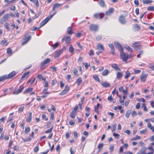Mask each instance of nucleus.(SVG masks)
<instances>
[{
    "mask_svg": "<svg viewBox=\"0 0 154 154\" xmlns=\"http://www.w3.org/2000/svg\"><path fill=\"white\" fill-rule=\"evenodd\" d=\"M120 55L121 58L123 61L127 62V60L129 58L128 55L127 53H124L123 51L120 52Z\"/></svg>",
    "mask_w": 154,
    "mask_h": 154,
    "instance_id": "f257e3e1",
    "label": "nucleus"
},
{
    "mask_svg": "<svg viewBox=\"0 0 154 154\" xmlns=\"http://www.w3.org/2000/svg\"><path fill=\"white\" fill-rule=\"evenodd\" d=\"M51 61V60L48 58H47L42 61L40 64V69L41 70L43 69L45 67V65L49 63Z\"/></svg>",
    "mask_w": 154,
    "mask_h": 154,
    "instance_id": "f03ea898",
    "label": "nucleus"
},
{
    "mask_svg": "<svg viewBox=\"0 0 154 154\" xmlns=\"http://www.w3.org/2000/svg\"><path fill=\"white\" fill-rule=\"evenodd\" d=\"M99 28V26L97 24H91L89 26V29L91 31L97 32Z\"/></svg>",
    "mask_w": 154,
    "mask_h": 154,
    "instance_id": "7ed1b4c3",
    "label": "nucleus"
},
{
    "mask_svg": "<svg viewBox=\"0 0 154 154\" xmlns=\"http://www.w3.org/2000/svg\"><path fill=\"white\" fill-rule=\"evenodd\" d=\"M132 47L136 50H140L142 48L141 45L137 42H134L132 44Z\"/></svg>",
    "mask_w": 154,
    "mask_h": 154,
    "instance_id": "20e7f679",
    "label": "nucleus"
},
{
    "mask_svg": "<svg viewBox=\"0 0 154 154\" xmlns=\"http://www.w3.org/2000/svg\"><path fill=\"white\" fill-rule=\"evenodd\" d=\"M114 44L116 46V47L120 51V52H121L123 51V47L118 42H114Z\"/></svg>",
    "mask_w": 154,
    "mask_h": 154,
    "instance_id": "39448f33",
    "label": "nucleus"
},
{
    "mask_svg": "<svg viewBox=\"0 0 154 154\" xmlns=\"http://www.w3.org/2000/svg\"><path fill=\"white\" fill-rule=\"evenodd\" d=\"M9 18L8 16V14H5L2 18L0 19V23H3L5 21Z\"/></svg>",
    "mask_w": 154,
    "mask_h": 154,
    "instance_id": "423d86ee",
    "label": "nucleus"
},
{
    "mask_svg": "<svg viewBox=\"0 0 154 154\" xmlns=\"http://www.w3.org/2000/svg\"><path fill=\"white\" fill-rule=\"evenodd\" d=\"M69 89L68 86L67 85H66L64 89L59 94V95H62L66 94L68 92Z\"/></svg>",
    "mask_w": 154,
    "mask_h": 154,
    "instance_id": "0eeeda50",
    "label": "nucleus"
},
{
    "mask_svg": "<svg viewBox=\"0 0 154 154\" xmlns=\"http://www.w3.org/2000/svg\"><path fill=\"white\" fill-rule=\"evenodd\" d=\"M119 21L121 24L123 25L125 24L126 22L125 17L122 15L120 16L119 17Z\"/></svg>",
    "mask_w": 154,
    "mask_h": 154,
    "instance_id": "6e6552de",
    "label": "nucleus"
},
{
    "mask_svg": "<svg viewBox=\"0 0 154 154\" xmlns=\"http://www.w3.org/2000/svg\"><path fill=\"white\" fill-rule=\"evenodd\" d=\"M148 76V74H142L140 76V80L141 82H144Z\"/></svg>",
    "mask_w": 154,
    "mask_h": 154,
    "instance_id": "1a4fd4ad",
    "label": "nucleus"
},
{
    "mask_svg": "<svg viewBox=\"0 0 154 154\" xmlns=\"http://www.w3.org/2000/svg\"><path fill=\"white\" fill-rule=\"evenodd\" d=\"M50 19L48 17H47L41 23L40 25V27H42L45 25L49 20Z\"/></svg>",
    "mask_w": 154,
    "mask_h": 154,
    "instance_id": "9d476101",
    "label": "nucleus"
},
{
    "mask_svg": "<svg viewBox=\"0 0 154 154\" xmlns=\"http://www.w3.org/2000/svg\"><path fill=\"white\" fill-rule=\"evenodd\" d=\"M50 19L48 17H47L41 23L40 25V27H42L45 25L49 20Z\"/></svg>",
    "mask_w": 154,
    "mask_h": 154,
    "instance_id": "9b49d317",
    "label": "nucleus"
},
{
    "mask_svg": "<svg viewBox=\"0 0 154 154\" xmlns=\"http://www.w3.org/2000/svg\"><path fill=\"white\" fill-rule=\"evenodd\" d=\"M63 52V49H61L59 51H57L55 53L54 57L55 58H57L59 57L61 54Z\"/></svg>",
    "mask_w": 154,
    "mask_h": 154,
    "instance_id": "f8f14e48",
    "label": "nucleus"
},
{
    "mask_svg": "<svg viewBox=\"0 0 154 154\" xmlns=\"http://www.w3.org/2000/svg\"><path fill=\"white\" fill-rule=\"evenodd\" d=\"M17 73L14 71H13L11 73H10L8 75H7V79L12 78L14 77Z\"/></svg>",
    "mask_w": 154,
    "mask_h": 154,
    "instance_id": "ddd939ff",
    "label": "nucleus"
},
{
    "mask_svg": "<svg viewBox=\"0 0 154 154\" xmlns=\"http://www.w3.org/2000/svg\"><path fill=\"white\" fill-rule=\"evenodd\" d=\"M31 38V37L30 36H28L25 37L23 38V42L22 43V45H24L26 44V43Z\"/></svg>",
    "mask_w": 154,
    "mask_h": 154,
    "instance_id": "4468645a",
    "label": "nucleus"
},
{
    "mask_svg": "<svg viewBox=\"0 0 154 154\" xmlns=\"http://www.w3.org/2000/svg\"><path fill=\"white\" fill-rule=\"evenodd\" d=\"M97 49L100 51H103L104 50V48L102 44H97Z\"/></svg>",
    "mask_w": 154,
    "mask_h": 154,
    "instance_id": "2eb2a0df",
    "label": "nucleus"
},
{
    "mask_svg": "<svg viewBox=\"0 0 154 154\" xmlns=\"http://www.w3.org/2000/svg\"><path fill=\"white\" fill-rule=\"evenodd\" d=\"M104 14H95L94 15V16L96 18L101 19L104 16Z\"/></svg>",
    "mask_w": 154,
    "mask_h": 154,
    "instance_id": "dca6fc26",
    "label": "nucleus"
},
{
    "mask_svg": "<svg viewBox=\"0 0 154 154\" xmlns=\"http://www.w3.org/2000/svg\"><path fill=\"white\" fill-rule=\"evenodd\" d=\"M114 11V9L113 8H111L106 12V14L107 15H109L112 14Z\"/></svg>",
    "mask_w": 154,
    "mask_h": 154,
    "instance_id": "f3484780",
    "label": "nucleus"
},
{
    "mask_svg": "<svg viewBox=\"0 0 154 154\" xmlns=\"http://www.w3.org/2000/svg\"><path fill=\"white\" fill-rule=\"evenodd\" d=\"M63 5L62 4H60L59 3H56L54 4L53 5V8L52 11H54V10L56 8H57L59 7H60L61 6Z\"/></svg>",
    "mask_w": 154,
    "mask_h": 154,
    "instance_id": "a211bd4d",
    "label": "nucleus"
},
{
    "mask_svg": "<svg viewBox=\"0 0 154 154\" xmlns=\"http://www.w3.org/2000/svg\"><path fill=\"white\" fill-rule=\"evenodd\" d=\"M111 66L112 68H114L116 70H121L120 69L118 65L116 64H112L111 65Z\"/></svg>",
    "mask_w": 154,
    "mask_h": 154,
    "instance_id": "6ab92c4d",
    "label": "nucleus"
},
{
    "mask_svg": "<svg viewBox=\"0 0 154 154\" xmlns=\"http://www.w3.org/2000/svg\"><path fill=\"white\" fill-rule=\"evenodd\" d=\"M124 48L127 51L129 52H132L133 51V49L130 48L128 45H125Z\"/></svg>",
    "mask_w": 154,
    "mask_h": 154,
    "instance_id": "aec40b11",
    "label": "nucleus"
},
{
    "mask_svg": "<svg viewBox=\"0 0 154 154\" xmlns=\"http://www.w3.org/2000/svg\"><path fill=\"white\" fill-rule=\"evenodd\" d=\"M147 127L154 133V127L152 125L151 123L149 122H148Z\"/></svg>",
    "mask_w": 154,
    "mask_h": 154,
    "instance_id": "412c9836",
    "label": "nucleus"
},
{
    "mask_svg": "<svg viewBox=\"0 0 154 154\" xmlns=\"http://www.w3.org/2000/svg\"><path fill=\"white\" fill-rule=\"evenodd\" d=\"M67 33L69 35H71L73 33L72 26L68 27L67 30Z\"/></svg>",
    "mask_w": 154,
    "mask_h": 154,
    "instance_id": "4be33fe9",
    "label": "nucleus"
},
{
    "mask_svg": "<svg viewBox=\"0 0 154 154\" xmlns=\"http://www.w3.org/2000/svg\"><path fill=\"white\" fill-rule=\"evenodd\" d=\"M32 113L31 112H30L29 114V115L28 118L26 119V122H30L32 119Z\"/></svg>",
    "mask_w": 154,
    "mask_h": 154,
    "instance_id": "5701e85b",
    "label": "nucleus"
},
{
    "mask_svg": "<svg viewBox=\"0 0 154 154\" xmlns=\"http://www.w3.org/2000/svg\"><path fill=\"white\" fill-rule=\"evenodd\" d=\"M146 149L147 148L146 147L143 146L142 147L141 149L139 151V152L143 154H145L146 153H145V151Z\"/></svg>",
    "mask_w": 154,
    "mask_h": 154,
    "instance_id": "b1692460",
    "label": "nucleus"
},
{
    "mask_svg": "<svg viewBox=\"0 0 154 154\" xmlns=\"http://www.w3.org/2000/svg\"><path fill=\"white\" fill-rule=\"evenodd\" d=\"M30 72L29 71L26 72L24 73L23 74V75L22 76L20 80L22 79L25 78H26V79L28 77V75L29 74Z\"/></svg>",
    "mask_w": 154,
    "mask_h": 154,
    "instance_id": "393cba45",
    "label": "nucleus"
},
{
    "mask_svg": "<svg viewBox=\"0 0 154 154\" xmlns=\"http://www.w3.org/2000/svg\"><path fill=\"white\" fill-rule=\"evenodd\" d=\"M103 87L105 88H107L110 86V84L106 82H103L101 83Z\"/></svg>",
    "mask_w": 154,
    "mask_h": 154,
    "instance_id": "a878e982",
    "label": "nucleus"
},
{
    "mask_svg": "<svg viewBox=\"0 0 154 154\" xmlns=\"http://www.w3.org/2000/svg\"><path fill=\"white\" fill-rule=\"evenodd\" d=\"M65 40L66 43H69L71 40L70 37L69 36H65Z\"/></svg>",
    "mask_w": 154,
    "mask_h": 154,
    "instance_id": "bb28decb",
    "label": "nucleus"
},
{
    "mask_svg": "<svg viewBox=\"0 0 154 154\" xmlns=\"http://www.w3.org/2000/svg\"><path fill=\"white\" fill-rule=\"evenodd\" d=\"M144 53V51L143 50H140L139 52V54L137 55V58H140L141 56H142Z\"/></svg>",
    "mask_w": 154,
    "mask_h": 154,
    "instance_id": "cd10ccee",
    "label": "nucleus"
},
{
    "mask_svg": "<svg viewBox=\"0 0 154 154\" xmlns=\"http://www.w3.org/2000/svg\"><path fill=\"white\" fill-rule=\"evenodd\" d=\"M7 53L11 56L13 54L12 50L10 48H9L7 49Z\"/></svg>",
    "mask_w": 154,
    "mask_h": 154,
    "instance_id": "c85d7f7f",
    "label": "nucleus"
},
{
    "mask_svg": "<svg viewBox=\"0 0 154 154\" xmlns=\"http://www.w3.org/2000/svg\"><path fill=\"white\" fill-rule=\"evenodd\" d=\"M82 82V78L80 77L79 78L76 80V82L77 84V86H79L80 84Z\"/></svg>",
    "mask_w": 154,
    "mask_h": 154,
    "instance_id": "c756f323",
    "label": "nucleus"
},
{
    "mask_svg": "<svg viewBox=\"0 0 154 154\" xmlns=\"http://www.w3.org/2000/svg\"><path fill=\"white\" fill-rule=\"evenodd\" d=\"M109 73V71L107 69H105L102 72V74L103 76H106Z\"/></svg>",
    "mask_w": 154,
    "mask_h": 154,
    "instance_id": "7c9ffc66",
    "label": "nucleus"
},
{
    "mask_svg": "<svg viewBox=\"0 0 154 154\" xmlns=\"http://www.w3.org/2000/svg\"><path fill=\"white\" fill-rule=\"evenodd\" d=\"M6 79H7V75H5L0 77V82Z\"/></svg>",
    "mask_w": 154,
    "mask_h": 154,
    "instance_id": "2f4dec72",
    "label": "nucleus"
},
{
    "mask_svg": "<svg viewBox=\"0 0 154 154\" xmlns=\"http://www.w3.org/2000/svg\"><path fill=\"white\" fill-rule=\"evenodd\" d=\"M131 74L128 71H127L125 73V79H127L129 77L130 75Z\"/></svg>",
    "mask_w": 154,
    "mask_h": 154,
    "instance_id": "473e14b6",
    "label": "nucleus"
},
{
    "mask_svg": "<svg viewBox=\"0 0 154 154\" xmlns=\"http://www.w3.org/2000/svg\"><path fill=\"white\" fill-rule=\"evenodd\" d=\"M69 51L71 53L73 52L74 49L72 45H70L69 48Z\"/></svg>",
    "mask_w": 154,
    "mask_h": 154,
    "instance_id": "72a5a7b5",
    "label": "nucleus"
},
{
    "mask_svg": "<svg viewBox=\"0 0 154 154\" xmlns=\"http://www.w3.org/2000/svg\"><path fill=\"white\" fill-rule=\"evenodd\" d=\"M99 5L102 7H104L105 6V3L103 0H100L98 2Z\"/></svg>",
    "mask_w": 154,
    "mask_h": 154,
    "instance_id": "f704fd0d",
    "label": "nucleus"
},
{
    "mask_svg": "<svg viewBox=\"0 0 154 154\" xmlns=\"http://www.w3.org/2000/svg\"><path fill=\"white\" fill-rule=\"evenodd\" d=\"M94 79L96 81L98 82H100V80L97 75H93V76Z\"/></svg>",
    "mask_w": 154,
    "mask_h": 154,
    "instance_id": "c9c22d12",
    "label": "nucleus"
},
{
    "mask_svg": "<svg viewBox=\"0 0 154 154\" xmlns=\"http://www.w3.org/2000/svg\"><path fill=\"white\" fill-rule=\"evenodd\" d=\"M153 2V1L152 0H144L143 1V3L144 4H148L152 3Z\"/></svg>",
    "mask_w": 154,
    "mask_h": 154,
    "instance_id": "e433bc0d",
    "label": "nucleus"
},
{
    "mask_svg": "<svg viewBox=\"0 0 154 154\" xmlns=\"http://www.w3.org/2000/svg\"><path fill=\"white\" fill-rule=\"evenodd\" d=\"M122 76V74L120 72H118L117 73V78L119 79Z\"/></svg>",
    "mask_w": 154,
    "mask_h": 154,
    "instance_id": "4c0bfd02",
    "label": "nucleus"
},
{
    "mask_svg": "<svg viewBox=\"0 0 154 154\" xmlns=\"http://www.w3.org/2000/svg\"><path fill=\"white\" fill-rule=\"evenodd\" d=\"M131 110H128L127 111L126 113L125 114V117L127 118H128L129 117V116H130V114H131Z\"/></svg>",
    "mask_w": 154,
    "mask_h": 154,
    "instance_id": "58836bf2",
    "label": "nucleus"
},
{
    "mask_svg": "<svg viewBox=\"0 0 154 154\" xmlns=\"http://www.w3.org/2000/svg\"><path fill=\"white\" fill-rule=\"evenodd\" d=\"M59 45V44L58 42H57L56 43L54 44L51 45V46L53 47V49H55Z\"/></svg>",
    "mask_w": 154,
    "mask_h": 154,
    "instance_id": "ea45409f",
    "label": "nucleus"
},
{
    "mask_svg": "<svg viewBox=\"0 0 154 154\" xmlns=\"http://www.w3.org/2000/svg\"><path fill=\"white\" fill-rule=\"evenodd\" d=\"M33 90V88H29L26 89L24 91V93H28L32 91Z\"/></svg>",
    "mask_w": 154,
    "mask_h": 154,
    "instance_id": "a19ab883",
    "label": "nucleus"
},
{
    "mask_svg": "<svg viewBox=\"0 0 154 154\" xmlns=\"http://www.w3.org/2000/svg\"><path fill=\"white\" fill-rule=\"evenodd\" d=\"M38 146H39V143H37L36 146L34 148V152H37L39 150L38 149Z\"/></svg>",
    "mask_w": 154,
    "mask_h": 154,
    "instance_id": "79ce46f5",
    "label": "nucleus"
},
{
    "mask_svg": "<svg viewBox=\"0 0 154 154\" xmlns=\"http://www.w3.org/2000/svg\"><path fill=\"white\" fill-rule=\"evenodd\" d=\"M9 25V24L8 23H6L4 25V27L7 29V31L10 30Z\"/></svg>",
    "mask_w": 154,
    "mask_h": 154,
    "instance_id": "37998d69",
    "label": "nucleus"
},
{
    "mask_svg": "<svg viewBox=\"0 0 154 154\" xmlns=\"http://www.w3.org/2000/svg\"><path fill=\"white\" fill-rule=\"evenodd\" d=\"M141 139L140 137L137 135L136 137H134L132 138L131 139V140H139Z\"/></svg>",
    "mask_w": 154,
    "mask_h": 154,
    "instance_id": "c03bdc74",
    "label": "nucleus"
},
{
    "mask_svg": "<svg viewBox=\"0 0 154 154\" xmlns=\"http://www.w3.org/2000/svg\"><path fill=\"white\" fill-rule=\"evenodd\" d=\"M103 146V143H99L97 146V148L99 149V150L98 151L99 152L100 151V149L102 148Z\"/></svg>",
    "mask_w": 154,
    "mask_h": 154,
    "instance_id": "a18cd8bd",
    "label": "nucleus"
},
{
    "mask_svg": "<svg viewBox=\"0 0 154 154\" xmlns=\"http://www.w3.org/2000/svg\"><path fill=\"white\" fill-rule=\"evenodd\" d=\"M30 129L29 127H27L25 128L24 132L26 133H27L30 131Z\"/></svg>",
    "mask_w": 154,
    "mask_h": 154,
    "instance_id": "49530a36",
    "label": "nucleus"
},
{
    "mask_svg": "<svg viewBox=\"0 0 154 154\" xmlns=\"http://www.w3.org/2000/svg\"><path fill=\"white\" fill-rule=\"evenodd\" d=\"M21 92V91H20L19 89H18L17 90H14V91L13 92V94H18Z\"/></svg>",
    "mask_w": 154,
    "mask_h": 154,
    "instance_id": "de8ad7c7",
    "label": "nucleus"
},
{
    "mask_svg": "<svg viewBox=\"0 0 154 154\" xmlns=\"http://www.w3.org/2000/svg\"><path fill=\"white\" fill-rule=\"evenodd\" d=\"M147 10L148 11H154V7L153 6H151L147 8Z\"/></svg>",
    "mask_w": 154,
    "mask_h": 154,
    "instance_id": "09e8293b",
    "label": "nucleus"
},
{
    "mask_svg": "<svg viewBox=\"0 0 154 154\" xmlns=\"http://www.w3.org/2000/svg\"><path fill=\"white\" fill-rule=\"evenodd\" d=\"M76 113L72 112L70 113V116L72 118H74L75 116Z\"/></svg>",
    "mask_w": 154,
    "mask_h": 154,
    "instance_id": "8fccbe9b",
    "label": "nucleus"
},
{
    "mask_svg": "<svg viewBox=\"0 0 154 154\" xmlns=\"http://www.w3.org/2000/svg\"><path fill=\"white\" fill-rule=\"evenodd\" d=\"M142 106L143 108V109L144 111H147L148 110L147 107L146 106L145 103H143L142 104Z\"/></svg>",
    "mask_w": 154,
    "mask_h": 154,
    "instance_id": "3c124183",
    "label": "nucleus"
},
{
    "mask_svg": "<svg viewBox=\"0 0 154 154\" xmlns=\"http://www.w3.org/2000/svg\"><path fill=\"white\" fill-rule=\"evenodd\" d=\"M24 107L23 106H21L18 109V112L19 113H20L23 112L24 109Z\"/></svg>",
    "mask_w": 154,
    "mask_h": 154,
    "instance_id": "603ef678",
    "label": "nucleus"
},
{
    "mask_svg": "<svg viewBox=\"0 0 154 154\" xmlns=\"http://www.w3.org/2000/svg\"><path fill=\"white\" fill-rule=\"evenodd\" d=\"M42 119H45V121H47L48 119V118L46 117V115L45 114H42Z\"/></svg>",
    "mask_w": 154,
    "mask_h": 154,
    "instance_id": "864d4df0",
    "label": "nucleus"
},
{
    "mask_svg": "<svg viewBox=\"0 0 154 154\" xmlns=\"http://www.w3.org/2000/svg\"><path fill=\"white\" fill-rule=\"evenodd\" d=\"M50 94V93L49 92H46L45 93V94L41 96V97L42 98H45L48 96V94Z\"/></svg>",
    "mask_w": 154,
    "mask_h": 154,
    "instance_id": "5fc2aeb1",
    "label": "nucleus"
},
{
    "mask_svg": "<svg viewBox=\"0 0 154 154\" xmlns=\"http://www.w3.org/2000/svg\"><path fill=\"white\" fill-rule=\"evenodd\" d=\"M82 64L85 65V67L86 69H88V68L90 66V63H89V64H88V63H82Z\"/></svg>",
    "mask_w": 154,
    "mask_h": 154,
    "instance_id": "6e6d98bb",
    "label": "nucleus"
},
{
    "mask_svg": "<svg viewBox=\"0 0 154 154\" xmlns=\"http://www.w3.org/2000/svg\"><path fill=\"white\" fill-rule=\"evenodd\" d=\"M102 36L101 35H98L96 37V39L97 41L100 40L102 38Z\"/></svg>",
    "mask_w": 154,
    "mask_h": 154,
    "instance_id": "4d7b16f0",
    "label": "nucleus"
},
{
    "mask_svg": "<svg viewBox=\"0 0 154 154\" xmlns=\"http://www.w3.org/2000/svg\"><path fill=\"white\" fill-rule=\"evenodd\" d=\"M72 72L75 75H76L78 73V71L76 68H75L72 70Z\"/></svg>",
    "mask_w": 154,
    "mask_h": 154,
    "instance_id": "13d9d810",
    "label": "nucleus"
},
{
    "mask_svg": "<svg viewBox=\"0 0 154 154\" xmlns=\"http://www.w3.org/2000/svg\"><path fill=\"white\" fill-rule=\"evenodd\" d=\"M31 140V138L30 137L26 138L24 140V142L30 141Z\"/></svg>",
    "mask_w": 154,
    "mask_h": 154,
    "instance_id": "bf43d9fd",
    "label": "nucleus"
},
{
    "mask_svg": "<svg viewBox=\"0 0 154 154\" xmlns=\"http://www.w3.org/2000/svg\"><path fill=\"white\" fill-rule=\"evenodd\" d=\"M147 131V129H145L140 131V133L141 134H143Z\"/></svg>",
    "mask_w": 154,
    "mask_h": 154,
    "instance_id": "052dcab7",
    "label": "nucleus"
},
{
    "mask_svg": "<svg viewBox=\"0 0 154 154\" xmlns=\"http://www.w3.org/2000/svg\"><path fill=\"white\" fill-rule=\"evenodd\" d=\"M116 124H114L112 126V132H113L116 129Z\"/></svg>",
    "mask_w": 154,
    "mask_h": 154,
    "instance_id": "680f3d73",
    "label": "nucleus"
},
{
    "mask_svg": "<svg viewBox=\"0 0 154 154\" xmlns=\"http://www.w3.org/2000/svg\"><path fill=\"white\" fill-rule=\"evenodd\" d=\"M148 149L149 150H151V151L154 152V149L153 148V146H150L148 147Z\"/></svg>",
    "mask_w": 154,
    "mask_h": 154,
    "instance_id": "e2e57ef3",
    "label": "nucleus"
},
{
    "mask_svg": "<svg viewBox=\"0 0 154 154\" xmlns=\"http://www.w3.org/2000/svg\"><path fill=\"white\" fill-rule=\"evenodd\" d=\"M109 147V150L111 152H112L114 150V146L113 145H110Z\"/></svg>",
    "mask_w": 154,
    "mask_h": 154,
    "instance_id": "0e129e2a",
    "label": "nucleus"
},
{
    "mask_svg": "<svg viewBox=\"0 0 154 154\" xmlns=\"http://www.w3.org/2000/svg\"><path fill=\"white\" fill-rule=\"evenodd\" d=\"M53 127H52L50 129L46 131H45L46 133H50L52 131L53 129Z\"/></svg>",
    "mask_w": 154,
    "mask_h": 154,
    "instance_id": "69168bd1",
    "label": "nucleus"
},
{
    "mask_svg": "<svg viewBox=\"0 0 154 154\" xmlns=\"http://www.w3.org/2000/svg\"><path fill=\"white\" fill-rule=\"evenodd\" d=\"M149 67L151 69L154 70V64H150Z\"/></svg>",
    "mask_w": 154,
    "mask_h": 154,
    "instance_id": "338daca9",
    "label": "nucleus"
},
{
    "mask_svg": "<svg viewBox=\"0 0 154 154\" xmlns=\"http://www.w3.org/2000/svg\"><path fill=\"white\" fill-rule=\"evenodd\" d=\"M124 148V146H121L119 148V153L122 152L123 151V149Z\"/></svg>",
    "mask_w": 154,
    "mask_h": 154,
    "instance_id": "774afa93",
    "label": "nucleus"
}]
</instances>
